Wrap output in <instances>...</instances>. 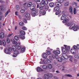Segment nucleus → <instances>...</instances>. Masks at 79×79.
<instances>
[{
  "label": "nucleus",
  "mask_w": 79,
  "mask_h": 79,
  "mask_svg": "<svg viewBox=\"0 0 79 79\" xmlns=\"http://www.w3.org/2000/svg\"><path fill=\"white\" fill-rule=\"evenodd\" d=\"M48 68H49V69H52V65L50 64H48Z\"/></svg>",
  "instance_id": "ea45409f"
},
{
  "label": "nucleus",
  "mask_w": 79,
  "mask_h": 79,
  "mask_svg": "<svg viewBox=\"0 0 79 79\" xmlns=\"http://www.w3.org/2000/svg\"><path fill=\"white\" fill-rule=\"evenodd\" d=\"M15 39L16 40H19V37L17 35L15 36Z\"/></svg>",
  "instance_id": "4c0bfd02"
},
{
  "label": "nucleus",
  "mask_w": 79,
  "mask_h": 79,
  "mask_svg": "<svg viewBox=\"0 0 79 79\" xmlns=\"http://www.w3.org/2000/svg\"><path fill=\"white\" fill-rule=\"evenodd\" d=\"M25 50H26V48L25 47H23L21 49V52H24Z\"/></svg>",
  "instance_id": "c03bdc74"
},
{
  "label": "nucleus",
  "mask_w": 79,
  "mask_h": 79,
  "mask_svg": "<svg viewBox=\"0 0 79 79\" xmlns=\"http://www.w3.org/2000/svg\"><path fill=\"white\" fill-rule=\"evenodd\" d=\"M73 48H74V50H77V47H76V46L75 45H74L73 47Z\"/></svg>",
  "instance_id": "6e6d98bb"
},
{
  "label": "nucleus",
  "mask_w": 79,
  "mask_h": 79,
  "mask_svg": "<svg viewBox=\"0 0 79 79\" xmlns=\"http://www.w3.org/2000/svg\"><path fill=\"white\" fill-rule=\"evenodd\" d=\"M45 13H46V12H45V10L43 11V15H45Z\"/></svg>",
  "instance_id": "680f3d73"
},
{
  "label": "nucleus",
  "mask_w": 79,
  "mask_h": 79,
  "mask_svg": "<svg viewBox=\"0 0 79 79\" xmlns=\"http://www.w3.org/2000/svg\"><path fill=\"white\" fill-rule=\"evenodd\" d=\"M71 52L72 53V54L73 55H75L76 53V50L74 49H72L71 50Z\"/></svg>",
  "instance_id": "423d86ee"
},
{
  "label": "nucleus",
  "mask_w": 79,
  "mask_h": 79,
  "mask_svg": "<svg viewBox=\"0 0 79 79\" xmlns=\"http://www.w3.org/2000/svg\"><path fill=\"white\" fill-rule=\"evenodd\" d=\"M13 35V34L12 33H11V34H9L8 35V37H10V36H11V35Z\"/></svg>",
  "instance_id": "e2e57ef3"
},
{
  "label": "nucleus",
  "mask_w": 79,
  "mask_h": 79,
  "mask_svg": "<svg viewBox=\"0 0 79 79\" xmlns=\"http://www.w3.org/2000/svg\"><path fill=\"white\" fill-rule=\"evenodd\" d=\"M65 53L63 54L62 56H61L62 58L64 59V60H65L66 59H68V56Z\"/></svg>",
  "instance_id": "7ed1b4c3"
},
{
  "label": "nucleus",
  "mask_w": 79,
  "mask_h": 79,
  "mask_svg": "<svg viewBox=\"0 0 79 79\" xmlns=\"http://www.w3.org/2000/svg\"><path fill=\"white\" fill-rule=\"evenodd\" d=\"M43 2L44 3V4L45 5H48V1L46 0H43Z\"/></svg>",
  "instance_id": "b1692460"
},
{
  "label": "nucleus",
  "mask_w": 79,
  "mask_h": 79,
  "mask_svg": "<svg viewBox=\"0 0 79 79\" xmlns=\"http://www.w3.org/2000/svg\"><path fill=\"white\" fill-rule=\"evenodd\" d=\"M23 21L25 23H27V20L26 19H23Z\"/></svg>",
  "instance_id": "13d9d810"
},
{
  "label": "nucleus",
  "mask_w": 79,
  "mask_h": 79,
  "mask_svg": "<svg viewBox=\"0 0 79 79\" xmlns=\"http://www.w3.org/2000/svg\"><path fill=\"white\" fill-rule=\"evenodd\" d=\"M14 53L15 55H18V53H19V52L18 51L15 50Z\"/></svg>",
  "instance_id": "79ce46f5"
},
{
  "label": "nucleus",
  "mask_w": 79,
  "mask_h": 79,
  "mask_svg": "<svg viewBox=\"0 0 79 79\" xmlns=\"http://www.w3.org/2000/svg\"><path fill=\"white\" fill-rule=\"evenodd\" d=\"M49 6L50 7H53L54 6V3L51 2L49 4Z\"/></svg>",
  "instance_id": "c756f323"
},
{
  "label": "nucleus",
  "mask_w": 79,
  "mask_h": 79,
  "mask_svg": "<svg viewBox=\"0 0 79 79\" xmlns=\"http://www.w3.org/2000/svg\"><path fill=\"white\" fill-rule=\"evenodd\" d=\"M49 7L48 6H45L44 7V9L45 10H48V9Z\"/></svg>",
  "instance_id": "5fc2aeb1"
},
{
  "label": "nucleus",
  "mask_w": 79,
  "mask_h": 79,
  "mask_svg": "<svg viewBox=\"0 0 79 79\" xmlns=\"http://www.w3.org/2000/svg\"><path fill=\"white\" fill-rule=\"evenodd\" d=\"M15 9L17 10V11H18L20 10V6H19V5H17L15 6Z\"/></svg>",
  "instance_id": "5701e85b"
},
{
  "label": "nucleus",
  "mask_w": 79,
  "mask_h": 79,
  "mask_svg": "<svg viewBox=\"0 0 79 79\" xmlns=\"http://www.w3.org/2000/svg\"><path fill=\"white\" fill-rule=\"evenodd\" d=\"M42 0H38V1L36 3L37 4H38V5H39V4H40L41 2H42Z\"/></svg>",
  "instance_id": "2f4dec72"
},
{
  "label": "nucleus",
  "mask_w": 79,
  "mask_h": 79,
  "mask_svg": "<svg viewBox=\"0 0 79 79\" xmlns=\"http://www.w3.org/2000/svg\"><path fill=\"white\" fill-rule=\"evenodd\" d=\"M24 7L25 10H27L28 9V7L26 6H24Z\"/></svg>",
  "instance_id": "0e129e2a"
},
{
  "label": "nucleus",
  "mask_w": 79,
  "mask_h": 79,
  "mask_svg": "<svg viewBox=\"0 0 79 79\" xmlns=\"http://www.w3.org/2000/svg\"><path fill=\"white\" fill-rule=\"evenodd\" d=\"M32 10V16H35V15H36V11H38V9L36 8L33 9H31Z\"/></svg>",
  "instance_id": "f257e3e1"
},
{
  "label": "nucleus",
  "mask_w": 79,
  "mask_h": 79,
  "mask_svg": "<svg viewBox=\"0 0 79 79\" xmlns=\"http://www.w3.org/2000/svg\"><path fill=\"white\" fill-rule=\"evenodd\" d=\"M60 8L58 6L54 8L55 11H58L60 10Z\"/></svg>",
  "instance_id": "c85d7f7f"
},
{
  "label": "nucleus",
  "mask_w": 79,
  "mask_h": 79,
  "mask_svg": "<svg viewBox=\"0 0 79 79\" xmlns=\"http://www.w3.org/2000/svg\"><path fill=\"white\" fill-rule=\"evenodd\" d=\"M36 71L37 72H40V71H43V69H41L40 67H38L37 68Z\"/></svg>",
  "instance_id": "39448f33"
},
{
  "label": "nucleus",
  "mask_w": 79,
  "mask_h": 79,
  "mask_svg": "<svg viewBox=\"0 0 79 79\" xmlns=\"http://www.w3.org/2000/svg\"><path fill=\"white\" fill-rule=\"evenodd\" d=\"M21 46H18L17 47V49L18 50H20V49H21Z\"/></svg>",
  "instance_id": "bf43d9fd"
},
{
  "label": "nucleus",
  "mask_w": 79,
  "mask_h": 79,
  "mask_svg": "<svg viewBox=\"0 0 79 79\" xmlns=\"http://www.w3.org/2000/svg\"><path fill=\"white\" fill-rule=\"evenodd\" d=\"M22 29H23V30H27V28L26 27H22Z\"/></svg>",
  "instance_id": "603ef678"
},
{
  "label": "nucleus",
  "mask_w": 79,
  "mask_h": 79,
  "mask_svg": "<svg viewBox=\"0 0 79 79\" xmlns=\"http://www.w3.org/2000/svg\"><path fill=\"white\" fill-rule=\"evenodd\" d=\"M61 48L62 52L64 53H66V49L64 48L63 47H62Z\"/></svg>",
  "instance_id": "9d476101"
},
{
  "label": "nucleus",
  "mask_w": 79,
  "mask_h": 79,
  "mask_svg": "<svg viewBox=\"0 0 79 79\" xmlns=\"http://www.w3.org/2000/svg\"><path fill=\"white\" fill-rule=\"evenodd\" d=\"M32 5V2H30L27 5V6H28V7H29L30 6H31Z\"/></svg>",
  "instance_id": "de8ad7c7"
},
{
  "label": "nucleus",
  "mask_w": 79,
  "mask_h": 79,
  "mask_svg": "<svg viewBox=\"0 0 79 79\" xmlns=\"http://www.w3.org/2000/svg\"><path fill=\"white\" fill-rule=\"evenodd\" d=\"M66 15H62L61 19H62V20H64V19H66Z\"/></svg>",
  "instance_id": "a211bd4d"
},
{
  "label": "nucleus",
  "mask_w": 79,
  "mask_h": 79,
  "mask_svg": "<svg viewBox=\"0 0 79 79\" xmlns=\"http://www.w3.org/2000/svg\"><path fill=\"white\" fill-rule=\"evenodd\" d=\"M3 45L4 46L6 45V42L4 40H0V45Z\"/></svg>",
  "instance_id": "f03ea898"
},
{
  "label": "nucleus",
  "mask_w": 79,
  "mask_h": 79,
  "mask_svg": "<svg viewBox=\"0 0 79 79\" xmlns=\"http://www.w3.org/2000/svg\"><path fill=\"white\" fill-rule=\"evenodd\" d=\"M73 13L74 15H76V9L74 8L73 9Z\"/></svg>",
  "instance_id": "37998d69"
},
{
  "label": "nucleus",
  "mask_w": 79,
  "mask_h": 79,
  "mask_svg": "<svg viewBox=\"0 0 79 79\" xmlns=\"http://www.w3.org/2000/svg\"><path fill=\"white\" fill-rule=\"evenodd\" d=\"M12 50H16V49H17V48H16V47L15 46H12Z\"/></svg>",
  "instance_id": "58836bf2"
},
{
  "label": "nucleus",
  "mask_w": 79,
  "mask_h": 79,
  "mask_svg": "<svg viewBox=\"0 0 79 79\" xmlns=\"http://www.w3.org/2000/svg\"><path fill=\"white\" fill-rule=\"evenodd\" d=\"M68 58H69V60L70 61H71V62H73V56H69Z\"/></svg>",
  "instance_id": "ddd939ff"
},
{
  "label": "nucleus",
  "mask_w": 79,
  "mask_h": 79,
  "mask_svg": "<svg viewBox=\"0 0 79 79\" xmlns=\"http://www.w3.org/2000/svg\"><path fill=\"white\" fill-rule=\"evenodd\" d=\"M69 5V2H66L64 4V6H68Z\"/></svg>",
  "instance_id": "a878e982"
},
{
  "label": "nucleus",
  "mask_w": 79,
  "mask_h": 79,
  "mask_svg": "<svg viewBox=\"0 0 79 79\" xmlns=\"http://www.w3.org/2000/svg\"><path fill=\"white\" fill-rule=\"evenodd\" d=\"M25 12V10L24 9H22L20 10V12L21 13H24Z\"/></svg>",
  "instance_id": "8fccbe9b"
},
{
  "label": "nucleus",
  "mask_w": 79,
  "mask_h": 79,
  "mask_svg": "<svg viewBox=\"0 0 79 79\" xmlns=\"http://www.w3.org/2000/svg\"><path fill=\"white\" fill-rule=\"evenodd\" d=\"M26 17L27 18L28 20H30L31 19V15L30 14L27 13L25 15Z\"/></svg>",
  "instance_id": "20e7f679"
},
{
  "label": "nucleus",
  "mask_w": 79,
  "mask_h": 79,
  "mask_svg": "<svg viewBox=\"0 0 79 79\" xmlns=\"http://www.w3.org/2000/svg\"><path fill=\"white\" fill-rule=\"evenodd\" d=\"M20 26H23L24 25V23L23 22H20L19 23Z\"/></svg>",
  "instance_id": "49530a36"
},
{
  "label": "nucleus",
  "mask_w": 79,
  "mask_h": 79,
  "mask_svg": "<svg viewBox=\"0 0 79 79\" xmlns=\"http://www.w3.org/2000/svg\"><path fill=\"white\" fill-rule=\"evenodd\" d=\"M71 24H72V22H67L66 23V25L69 27Z\"/></svg>",
  "instance_id": "4be33fe9"
},
{
  "label": "nucleus",
  "mask_w": 79,
  "mask_h": 79,
  "mask_svg": "<svg viewBox=\"0 0 79 79\" xmlns=\"http://www.w3.org/2000/svg\"><path fill=\"white\" fill-rule=\"evenodd\" d=\"M57 1L60 3H63V0H57Z\"/></svg>",
  "instance_id": "4d7b16f0"
},
{
  "label": "nucleus",
  "mask_w": 79,
  "mask_h": 79,
  "mask_svg": "<svg viewBox=\"0 0 79 79\" xmlns=\"http://www.w3.org/2000/svg\"><path fill=\"white\" fill-rule=\"evenodd\" d=\"M20 33L21 34V35H24V34H25V32L22 30L20 31Z\"/></svg>",
  "instance_id": "7c9ffc66"
},
{
  "label": "nucleus",
  "mask_w": 79,
  "mask_h": 79,
  "mask_svg": "<svg viewBox=\"0 0 79 79\" xmlns=\"http://www.w3.org/2000/svg\"><path fill=\"white\" fill-rule=\"evenodd\" d=\"M45 5V3H44L43 2L41 3V6L42 7H44Z\"/></svg>",
  "instance_id": "a19ab883"
},
{
  "label": "nucleus",
  "mask_w": 79,
  "mask_h": 79,
  "mask_svg": "<svg viewBox=\"0 0 79 79\" xmlns=\"http://www.w3.org/2000/svg\"><path fill=\"white\" fill-rule=\"evenodd\" d=\"M55 5H56V6H57L60 7L61 6L62 4H61V3L60 2H57L56 3Z\"/></svg>",
  "instance_id": "9b49d317"
},
{
  "label": "nucleus",
  "mask_w": 79,
  "mask_h": 79,
  "mask_svg": "<svg viewBox=\"0 0 79 79\" xmlns=\"http://www.w3.org/2000/svg\"><path fill=\"white\" fill-rule=\"evenodd\" d=\"M73 7L72 6H70L69 8V11L72 14H73Z\"/></svg>",
  "instance_id": "f3484780"
},
{
  "label": "nucleus",
  "mask_w": 79,
  "mask_h": 79,
  "mask_svg": "<svg viewBox=\"0 0 79 79\" xmlns=\"http://www.w3.org/2000/svg\"><path fill=\"white\" fill-rule=\"evenodd\" d=\"M48 76L49 77H53V74L52 73H49L48 74Z\"/></svg>",
  "instance_id": "09e8293b"
},
{
  "label": "nucleus",
  "mask_w": 79,
  "mask_h": 79,
  "mask_svg": "<svg viewBox=\"0 0 79 79\" xmlns=\"http://www.w3.org/2000/svg\"><path fill=\"white\" fill-rule=\"evenodd\" d=\"M43 7H40L39 8L40 10H43L44 9V8H43Z\"/></svg>",
  "instance_id": "774afa93"
},
{
  "label": "nucleus",
  "mask_w": 79,
  "mask_h": 79,
  "mask_svg": "<svg viewBox=\"0 0 79 79\" xmlns=\"http://www.w3.org/2000/svg\"><path fill=\"white\" fill-rule=\"evenodd\" d=\"M77 29H79V26L77 25L74 27L73 30L74 31H77Z\"/></svg>",
  "instance_id": "1a4fd4ad"
},
{
  "label": "nucleus",
  "mask_w": 79,
  "mask_h": 79,
  "mask_svg": "<svg viewBox=\"0 0 79 79\" xmlns=\"http://www.w3.org/2000/svg\"><path fill=\"white\" fill-rule=\"evenodd\" d=\"M43 64H47V62L45 60H43Z\"/></svg>",
  "instance_id": "3c124183"
},
{
  "label": "nucleus",
  "mask_w": 79,
  "mask_h": 79,
  "mask_svg": "<svg viewBox=\"0 0 79 79\" xmlns=\"http://www.w3.org/2000/svg\"><path fill=\"white\" fill-rule=\"evenodd\" d=\"M43 55L44 58H47V54L45 53H43Z\"/></svg>",
  "instance_id": "6ab92c4d"
},
{
  "label": "nucleus",
  "mask_w": 79,
  "mask_h": 79,
  "mask_svg": "<svg viewBox=\"0 0 79 79\" xmlns=\"http://www.w3.org/2000/svg\"><path fill=\"white\" fill-rule=\"evenodd\" d=\"M36 6V5L35 4H32L30 6V9L31 10H33V9H34V8Z\"/></svg>",
  "instance_id": "4468645a"
},
{
  "label": "nucleus",
  "mask_w": 79,
  "mask_h": 79,
  "mask_svg": "<svg viewBox=\"0 0 79 79\" xmlns=\"http://www.w3.org/2000/svg\"><path fill=\"white\" fill-rule=\"evenodd\" d=\"M65 76H66L67 77H73V76H72L71 75L69 74H65Z\"/></svg>",
  "instance_id": "72a5a7b5"
},
{
  "label": "nucleus",
  "mask_w": 79,
  "mask_h": 79,
  "mask_svg": "<svg viewBox=\"0 0 79 79\" xmlns=\"http://www.w3.org/2000/svg\"><path fill=\"white\" fill-rule=\"evenodd\" d=\"M75 24H72L69 27L70 29H73V28H74V27H75Z\"/></svg>",
  "instance_id": "dca6fc26"
},
{
  "label": "nucleus",
  "mask_w": 79,
  "mask_h": 79,
  "mask_svg": "<svg viewBox=\"0 0 79 79\" xmlns=\"http://www.w3.org/2000/svg\"><path fill=\"white\" fill-rule=\"evenodd\" d=\"M42 68L43 69H47V68H48V67L46 65H44L43 66Z\"/></svg>",
  "instance_id": "c9c22d12"
},
{
  "label": "nucleus",
  "mask_w": 79,
  "mask_h": 79,
  "mask_svg": "<svg viewBox=\"0 0 79 79\" xmlns=\"http://www.w3.org/2000/svg\"><path fill=\"white\" fill-rule=\"evenodd\" d=\"M53 53L55 55H57V54H60V50H56V51H53Z\"/></svg>",
  "instance_id": "0eeeda50"
},
{
  "label": "nucleus",
  "mask_w": 79,
  "mask_h": 79,
  "mask_svg": "<svg viewBox=\"0 0 79 79\" xmlns=\"http://www.w3.org/2000/svg\"><path fill=\"white\" fill-rule=\"evenodd\" d=\"M74 57L76 59H79V56L78 54H76L74 55Z\"/></svg>",
  "instance_id": "cd10ccee"
},
{
  "label": "nucleus",
  "mask_w": 79,
  "mask_h": 79,
  "mask_svg": "<svg viewBox=\"0 0 79 79\" xmlns=\"http://www.w3.org/2000/svg\"><path fill=\"white\" fill-rule=\"evenodd\" d=\"M20 45V43H18L17 44H16L15 46L16 47H18V46H19Z\"/></svg>",
  "instance_id": "052dcab7"
},
{
  "label": "nucleus",
  "mask_w": 79,
  "mask_h": 79,
  "mask_svg": "<svg viewBox=\"0 0 79 79\" xmlns=\"http://www.w3.org/2000/svg\"><path fill=\"white\" fill-rule=\"evenodd\" d=\"M6 42L8 44L10 42V39L7 38L6 40Z\"/></svg>",
  "instance_id": "864d4df0"
},
{
  "label": "nucleus",
  "mask_w": 79,
  "mask_h": 79,
  "mask_svg": "<svg viewBox=\"0 0 79 79\" xmlns=\"http://www.w3.org/2000/svg\"><path fill=\"white\" fill-rule=\"evenodd\" d=\"M10 9H9L7 12L5 13V16H6L7 15H8V14L10 13Z\"/></svg>",
  "instance_id": "f704fd0d"
},
{
  "label": "nucleus",
  "mask_w": 79,
  "mask_h": 79,
  "mask_svg": "<svg viewBox=\"0 0 79 79\" xmlns=\"http://www.w3.org/2000/svg\"><path fill=\"white\" fill-rule=\"evenodd\" d=\"M44 78L45 79H49V76L47 74H45L44 75Z\"/></svg>",
  "instance_id": "bb28decb"
},
{
  "label": "nucleus",
  "mask_w": 79,
  "mask_h": 79,
  "mask_svg": "<svg viewBox=\"0 0 79 79\" xmlns=\"http://www.w3.org/2000/svg\"><path fill=\"white\" fill-rule=\"evenodd\" d=\"M10 41L12 42V43L13 44H17V42L13 39L11 40Z\"/></svg>",
  "instance_id": "412c9836"
},
{
  "label": "nucleus",
  "mask_w": 79,
  "mask_h": 79,
  "mask_svg": "<svg viewBox=\"0 0 79 79\" xmlns=\"http://www.w3.org/2000/svg\"><path fill=\"white\" fill-rule=\"evenodd\" d=\"M4 17L3 16H0V20H2V18H3Z\"/></svg>",
  "instance_id": "338daca9"
},
{
  "label": "nucleus",
  "mask_w": 79,
  "mask_h": 79,
  "mask_svg": "<svg viewBox=\"0 0 79 79\" xmlns=\"http://www.w3.org/2000/svg\"><path fill=\"white\" fill-rule=\"evenodd\" d=\"M68 21H69L68 19H66L65 20L63 21V23H67V22H68Z\"/></svg>",
  "instance_id": "a18cd8bd"
},
{
  "label": "nucleus",
  "mask_w": 79,
  "mask_h": 79,
  "mask_svg": "<svg viewBox=\"0 0 79 79\" xmlns=\"http://www.w3.org/2000/svg\"><path fill=\"white\" fill-rule=\"evenodd\" d=\"M5 37V35L4 33L3 32H1L0 33V37L1 39H3Z\"/></svg>",
  "instance_id": "6e6552de"
},
{
  "label": "nucleus",
  "mask_w": 79,
  "mask_h": 79,
  "mask_svg": "<svg viewBox=\"0 0 79 79\" xmlns=\"http://www.w3.org/2000/svg\"><path fill=\"white\" fill-rule=\"evenodd\" d=\"M46 52H47L48 55H52V52H50L49 51H48V50H47Z\"/></svg>",
  "instance_id": "473e14b6"
},
{
  "label": "nucleus",
  "mask_w": 79,
  "mask_h": 79,
  "mask_svg": "<svg viewBox=\"0 0 79 79\" xmlns=\"http://www.w3.org/2000/svg\"><path fill=\"white\" fill-rule=\"evenodd\" d=\"M63 60H64V59H63L62 56H61V57H59L58 59V61H59V62H61Z\"/></svg>",
  "instance_id": "2eb2a0df"
},
{
  "label": "nucleus",
  "mask_w": 79,
  "mask_h": 79,
  "mask_svg": "<svg viewBox=\"0 0 79 79\" xmlns=\"http://www.w3.org/2000/svg\"><path fill=\"white\" fill-rule=\"evenodd\" d=\"M0 10L1 11H4V10H5V9L4 8V7H3L2 6H0Z\"/></svg>",
  "instance_id": "393cba45"
},
{
  "label": "nucleus",
  "mask_w": 79,
  "mask_h": 79,
  "mask_svg": "<svg viewBox=\"0 0 79 79\" xmlns=\"http://www.w3.org/2000/svg\"><path fill=\"white\" fill-rule=\"evenodd\" d=\"M4 52L6 53L7 54H8V53H9V51H8V50L7 49H6Z\"/></svg>",
  "instance_id": "e433bc0d"
},
{
  "label": "nucleus",
  "mask_w": 79,
  "mask_h": 79,
  "mask_svg": "<svg viewBox=\"0 0 79 79\" xmlns=\"http://www.w3.org/2000/svg\"><path fill=\"white\" fill-rule=\"evenodd\" d=\"M64 47H65L67 51H69L70 50V47L69 46L64 45Z\"/></svg>",
  "instance_id": "f8f14e48"
},
{
  "label": "nucleus",
  "mask_w": 79,
  "mask_h": 79,
  "mask_svg": "<svg viewBox=\"0 0 79 79\" xmlns=\"http://www.w3.org/2000/svg\"><path fill=\"white\" fill-rule=\"evenodd\" d=\"M19 37L20 38L22 39V40H24V39H25V36L23 35H20Z\"/></svg>",
  "instance_id": "aec40b11"
},
{
  "label": "nucleus",
  "mask_w": 79,
  "mask_h": 79,
  "mask_svg": "<svg viewBox=\"0 0 79 79\" xmlns=\"http://www.w3.org/2000/svg\"><path fill=\"white\" fill-rule=\"evenodd\" d=\"M46 60L48 62V63H51V61L49 60L48 59H47Z\"/></svg>",
  "instance_id": "69168bd1"
}]
</instances>
